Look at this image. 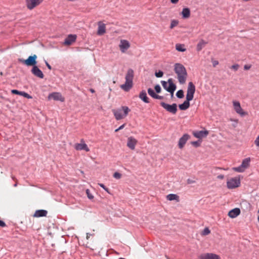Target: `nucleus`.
<instances>
[{
	"label": "nucleus",
	"instance_id": "obj_1",
	"mask_svg": "<svg viewBox=\"0 0 259 259\" xmlns=\"http://www.w3.org/2000/svg\"><path fill=\"white\" fill-rule=\"evenodd\" d=\"M195 92V86L192 82H189L187 91L186 100L179 105L180 109L186 110L190 107V101L193 100Z\"/></svg>",
	"mask_w": 259,
	"mask_h": 259
},
{
	"label": "nucleus",
	"instance_id": "obj_2",
	"mask_svg": "<svg viewBox=\"0 0 259 259\" xmlns=\"http://www.w3.org/2000/svg\"><path fill=\"white\" fill-rule=\"evenodd\" d=\"M174 71L177 75V78L181 84L186 83L188 74L186 68L180 63H176L174 65Z\"/></svg>",
	"mask_w": 259,
	"mask_h": 259
},
{
	"label": "nucleus",
	"instance_id": "obj_3",
	"mask_svg": "<svg viewBox=\"0 0 259 259\" xmlns=\"http://www.w3.org/2000/svg\"><path fill=\"white\" fill-rule=\"evenodd\" d=\"M134 72L132 69H128L125 75V82L121 85L120 88L124 91H128L133 87V80L134 78Z\"/></svg>",
	"mask_w": 259,
	"mask_h": 259
},
{
	"label": "nucleus",
	"instance_id": "obj_4",
	"mask_svg": "<svg viewBox=\"0 0 259 259\" xmlns=\"http://www.w3.org/2000/svg\"><path fill=\"white\" fill-rule=\"evenodd\" d=\"M130 111V109L127 106H122L120 109L112 110L114 115L117 120L125 117Z\"/></svg>",
	"mask_w": 259,
	"mask_h": 259
},
{
	"label": "nucleus",
	"instance_id": "obj_5",
	"mask_svg": "<svg viewBox=\"0 0 259 259\" xmlns=\"http://www.w3.org/2000/svg\"><path fill=\"white\" fill-rule=\"evenodd\" d=\"M37 56L36 55H33V56H30L27 59L24 60L23 59H19V62L22 63L26 65L35 66L37 64L36 61Z\"/></svg>",
	"mask_w": 259,
	"mask_h": 259
},
{
	"label": "nucleus",
	"instance_id": "obj_6",
	"mask_svg": "<svg viewBox=\"0 0 259 259\" xmlns=\"http://www.w3.org/2000/svg\"><path fill=\"white\" fill-rule=\"evenodd\" d=\"M160 105L167 111L173 114H175L177 112V105L176 103H173L171 105H169L164 102H161Z\"/></svg>",
	"mask_w": 259,
	"mask_h": 259
},
{
	"label": "nucleus",
	"instance_id": "obj_7",
	"mask_svg": "<svg viewBox=\"0 0 259 259\" xmlns=\"http://www.w3.org/2000/svg\"><path fill=\"white\" fill-rule=\"evenodd\" d=\"M240 179L237 178H231L227 181V187L229 189H234L239 186Z\"/></svg>",
	"mask_w": 259,
	"mask_h": 259
},
{
	"label": "nucleus",
	"instance_id": "obj_8",
	"mask_svg": "<svg viewBox=\"0 0 259 259\" xmlns=\"http://www.w3.org/2000/svg\"><path fill=\"white\" fill-rule=\"evenodd\" d=\"M42 1L43 0H26L27 7L29 10L33 9Z\"/></svg>",
	"mask_w": 259,
	"mask_h": 259
},
{
	"label": "nucleus",
	"instance_id": "obj_9",
	"mask_svg": "<svg viewBox=\"0 0 259 259\" xmlns=\"http://www.w3.org/2000/svg\"><path fill=\"white\" fill-rule=\"evenodd\" d=\"M233 106L235 111L241 116H244L246 113L244 112L241 107L240 104L238 101H233Z\"/></svg>",
	"mask_w": 259,
	"mask_h": 259
},
{
	"label": "nucleus",
	"instance_id": "obj_10",
	"mask_svg": "<svg viewBox=\"0 0 259 259\" xmlns=\"http://www.w3.org/2000/svg\"><path fill=\"white\" fill-rule=\"evenodd\" d=\"M199 259H220V256L212 253H206L201 254L199 256Z\"/></svg>",
	"mask_w": 259,
	"mask_h": 259
},
{
	"label": "nucleus",
	"instance_id": "obj_11",
	"mask_svg": "<svg viewBox=\"0 0 259 259\" xmlns=\"http://www.w3.org/2000/svg\"><path fill=\"white\" fill-rule=\"evenodd\" d=\"M119 47L121 52L124 53L130 47V44L127 40L121 39Z\"/></svg>",
	"mask_w": 259,
	"mask_h": 259
},
{
	"label": "nucleus",
	"instance_id": "obj_12",
	"mask_svg": "<svg viewBox=\"0 0 259 259\" xmlns=\"http://www.w3.org/2000/svg\"><path fill=\"white\" fill-rule=\"evenodd\" d=\"M31 72L36 77H39L40 78H43L44 77L42 72L37 66L32 67L31 70Z\"/></svg>",
	"mask_w": 259,
	"mask_h": 259
},
{
	"label": "nucleus",
	"instance_id": "obj_13",
	"mask_svg": "<svg viewBox=\"0 0 259 259\" xmlns=\"http://www.w3.org/2000/svg\"><path fill=\"white\" fill-rule=\"evenodd\" d=\"M167 82L169 85L167 87V92L170 93L171 94V96H172L174 93L177 88L176 85L174 83L172 78H169Z\"/></svg>",
	"mask_w": 259,
	"mask_h": 259
},
{
	"label": "nucleus",
	"instance_id": "obj_14",
	"mask_svg": "<svg viewBox=\"0 0 259 259\" xmlns=\"http://www.w3.org/2000/svg\"><path fill=\"white\" fill-rule=\"evenodd\" d=\"M48 98L49 99H53L56 101H64V98L62 97L61 94L58 92H54L50 94L48 96Z\"/></svg>",
	"mask_w": 259,
	"mask_h": 259
},
{
	"label": "nucleus",
	"instance_id": "obj_15",
	"mask_svg": "<svg viewBox=\"0 0 259 259\" xmlns=\"http://www.w3.org/2000/svg\"><path fill=\"white\" fill-rule=\"evenodd\" d=\"M81 143H77L75 145V148L77 150H84L87 152L90 151L87 145L84 143L83 140H81Z\"/></svg>",
	"mask_w": 259,
	"mask_h": 259
},
{
	"label": "nucleus",
	"instance_id": "obj_16",
	"mask_svg": "<svg viewBox=\"0 0 259 259\" xmlns=\"http://www.w3.org/2000/svg\"><path fill=\"white\" fill-rule=\"evenodd\" d=\"M98 31L97 34L98 35H102L106 32V26L105 24L103 23L101 21L98 22Z\"/></svg>",
	"mask_w": 259,
	"mask_h": 259
},
{
	"label": "nucleus",
	"instance_id": "obj_17",
	"mask_svg": "<svg viewBox=\"0 0 259 259\" xmlns=\"http://www.w3.org/2000/svg\"><path fill=\"white\" fill-rule=\"evenodd\" d=\"M137 143L136 139L132 137H130L127 139V146L132 150L135 148V146Z\"/></svg>",
	"mask_w": 259,
	"mask_h": 259
},
{
	"label": "nucleus",
	"instance_id": "obj_18",
	"mask_svg": "<svg viewBox=\"0 0 259 259\" xmlns=\"http://www.w3.org/2000/svg\"><path fill=\"white\" fill-rule=\"evenodd\" d=\"M189 135L188 134H184L179 140V147L180 149H182L183 148L184 145H185L186 142L189 139Z\"/></svg>",
	"mask_w": 259,
	"mask_h": 259
},
{
	"label": "nucleus",
	"instance_id": "obj_19",
	"mask_svg": "<svg viewBox=\"0 0 259 259\" xmlns=\"http://www.w3.org/2000/svg\"><path fill=\"white\" fill-rule=\"evenodd\" d=\"M76 39V35L73 34H69L67 37L65 39L64 44L65 45H70L75 41Z\"/></svg>",
	"mask_w": 259,
	"mask_h": 259
},
{
	"label": "nucleus",
	"instance_id": "obj_20",
	"mask_svg": "<svg viewBox=\"0 0 259 259\" xmlns=\"http://www.w3.org/2000/svg\"><path fill=\"white\" fill-rule=\"evenodd\" d=\"M208 134V131H200L194 133L193 135L194 137L197 138L201 139L204 137H206Z\"/></svg>",
	"mask_w": 259,
	"mask_h": 259
},
{
	"label": "nucleus",
	"instance_id": "obj_21",
	"mask_svg": "<svg viewBox=\"0 0 259 259\" xmlns=\"http://www.w3.org/2000/svg\"><path fill=\"white\" fill-rule=\"evenodd\" d=\"M240 213V210L238 208H234L228 213V215L231 218H235L237 217Z\"/></svg>",
	"mask_w": 259,
	"mask_h": 259
},
{
	"label": "nucleus",
	"instance_id": "obj_22",
	"mask_svg": "<svg viewBox=\"0 0 259 259\" xmlns=\"http://www.w3.org/2000/svg\"><path fill=\"white\" fill-rule=\"evenodd\" d=\"M48 213V211L44 209H39L35 211L33 214L34 217L39 218L42 217H46Z\"/></svg>",
	"mask_w": 259,
	"mask_h": 259
},
{
	"label": "nucleus",
	"instance_id": "obj_23",
	"mask_svg": "<svg viewBox=\"0 0 259 259\" xmlns=\"http://www.w3.org/2000/svg\"><path fill=\"white\" fill-rule=\"evenodd\" d=\"M139 98L141 99L144 102L146 103H149V98L147 96V94L145 91H142L139 94Z\"/></svg>",
	"mask_w": 259,
	"mask_h": 259
},
{
	"label": "nucleus",
	"instance_id": "obj_24",
	"mask_svg": "<svg viewBox=\"0 0 259 259\" xmlns=\"http://www.w3.org/2000/svg\"><path fill=\"white\" fill-rule=\"evenodd\" d=\"M182 15L183 18H188L190 16V11L188 8H185L183 9L182 11Z\"/></svg>",
	"mask_w": 259,
	"mask_h": 259
},
{
	"label": "nucleus",
	"instance_id": "obj_25",
	"mask_svg": "<svg viewBox=\"0 0 259 259\" xmlns=\"http://www.w3.org/2000/svg\"><path fill=\"white\" fill-rule=\"evenodd\" d=\"M166 198L169 201L177 200L179 201V196L177 194H170L166 196Z\"/></svg>",
	"mask_w": 259,
	"mask_h": 259
},
{
	"label": "nucleus",
	"instance_id": "obj_26",
	"mask_svg": "<svg viewBox=\"0 0 259 259\" xmlns=\"http://www.w3.org/2000/svg\"><path fill=\"white\" fill-rule=\"evenodd\" d=\"M206 44L207 42L204 40H201L197 45V50L198 51H201Z\"/></svg>",
	"mask_w": 259,
	"mask_h": 259
},
{
	"label": "nucleus",
	"instance_id": "obj_27",
	"mask_svg": "<svg viewBox=\"0 0 259 259\" xmlns=\"http://www.w3.org/2000/svg\"><path fill=\"white\" fill-rule=\"evenodd\" d=\"M250 159V158H246L243 160L241 163V167H243L245 169L248 167L249 165Z\"/></svg>",
	"mask_w": 259,
	"mask_h": 259
},
{
	"label": "nucleus",
	"instance_id": "obj_28",
	"mask_svg": "<svg viewBox=\"0 0 259 259\" xmlns=\"http://www.w3.org/2000/svg\"><path fill=\"white\" fill-rule=\"evenodd\" d=\"M176 49L179 52H184L186 51V49L184 48V45L182 44H176Z\"/></svg>",
	"mask_w": 259,
	"mask_h": 259
},
{
	"label": "nucleus",
	"instance_id": "obj_29",
	"mask_svg": "<svg viewBox=\"0 0 259 259\" xmlns=\"http://www.w3.org/2000/svg\"><path fill=\"white\" fill-rule=\"evenodd\" d=\"M233 169L237 172H242L245 170V169L243 167H241V165H240L238 167H233Z\"/></svg>",
	"mask_w": 259,
	"mask_h": 259
},
{
	"label": "nucleus",
	"instance_id": "obj_30",
	"mask_svg": "<svg viewBox=\"0 0 259 259\" xmlns=\"http://www.w3.org/2000/svg\"><path fill=\"white\" fill-rule=\"evenodd\" d=\"M176 96L179 99L183 98L184 96L183 91L182 90H180L177 91L176 93Z\"/></svg>",
	"mask_w": 259,
	"mask_h": 259
},
{
	"label": "nucleus",
	"instance_id": "obj_31",
	"mask_svg": "<svg viewBox=\"0 0 259 259\" xmlns=\"http://www.w3.org/2000/svg\"><path fill=\"white\" fill-rule=\"evenodd\" d=\"M148 93L151 97H152L153 98H155V97L156 96V95L154 91L151 88H149L148 89Z\"/></svg>",
	"mask_w": 259,
	"mask_h": 259
},
{
	"label": "nucleus",
	"instance_id": "obj_32",
	"mask_svg": "<svg viewBox=\"0 0 259 259\" xmlns=\"http://www.w3.org/2000/svg\"><path fill=\"white\" fill-rule=\"evenodd\" d=\"M179 23V22L178 20H172L171 21L170 25V28L172 29L174 27L176 26Z\"/></svg>",
	"mask_w": 259,
	"mask_h": 259
},
{
	"label": "nucleus",
	"instance_id": "obj_33",
	"mask_svg": "<svg viewBox=\"0 0 259 259\" xmlns=\"http://www.w3.org/2000/svg\"><path fill=\"white\" fill-rule=\"evenodd\" d=\"M210 231L208 228H205L202 232V235H207L210 233Z\"/></svg>",
	"mask_w": 259,
	"mask_h": 259
},
{
	"label": "nucleus",
	"instance_id": "obj_34",
	"mask_svg": "<svg viewBox=\"0 0 259 259\" xmlns=\"http://www.w3.org/2000/svg\"><path fill=\"white\" fill-rule=\"evenodd\" d=\"M11 92H12V94H16V95H19L22 96L23 92L19 91L17 90H12L11 91Z\"/></svg>",
	"mask_w": 259,
	"mask_h": 259
},
{
	"label": "nucleus",
	"instance_id": "obj_35",
	"mask_svg": "<svg viewBox=\"0 0 259 259\" xmlns=\"http://www.w3.org/2000/svg\"><path fill=\"white\" fill-rule=\"evenodd\" d=\"M86 194L89 199H93L94 196L90 193V191L89 189L86 190Z\"/></svg>",
	"mask_w": 259,
	"mask_h": 259
},
{
	"label": "nucleus",
	"instance_id": "obj_36",
	"mask_svg": "<svg viewBox=\"0 0 259 259\" xmlns=\"http://www.w3.org/2000/svg\"><path fill=\"white\" fill-rule=\"evenodd\" d=\"M161 84L163 87V88L167 91V82L165 81L162 80L161 81Z\"/></svg>",
	"mask_w": 259,
	"mask_h": 259
},
{
	"label": "nucleus",
	"instance_id": "obj_37",
	"mask_svg": "<svg viewBox=\"0 0 259 259\" xmlns=\"http://www.w3.org/2000/svg\"><path fill=\"white\" fill-rule=\"evenodd\" d=\"M155 75L157 77L160 78L162 77L163 72L162 71L159 70L158 72H155Z\"/></svg>",
	"mask_w": 259,
	"mask_h": 259
},
{
	"label": "nucleus",
	"instance_id": "obj_38",
	"mask_svg": "<svg viewBox=\"0 0 259 259\" xmlns=\"http://www.w3.org/2000/svg\"><path fill=\"white\" fill-rule=\"evenodd\" d=\"M113 177L115 179H119L121 177V175L120 173L118 172H115L113 174Z\"/></svg>",
	"mask_w": 259,
	"mask_h": 259
},
{
	"label": "nucleus",
	"instance_id": "obj_39",
	"mask_svg": "<svg viewBox=\"0 0 259 259\" xmlns=\"http://www.w3.org/2000/svg\"><path fill=\"white\" fill-rule=\"evenodd\" d=\"M155 90L157 93H159L161 92V87L159 84H156L155 86Z\"/></svg>",
	"mask_w": 259,
	"mask_h": 259
},
{
	"label": "nucleus",
	"instance_id": "obj_40",
	"mask_svg": "<svg viewBox=\"0 0 259 259\" xmlns=\"http://www.w3.org/2000/svg\"><path fill=\"white\" fill-rule=\"evenodd\" d=\"M191 144L195 147H197L200 146V142L199 141H193V142H192Z\"/></svg>",
	"mask_w": 259,
	"mask_h": 259
},
{
	"label": "nucleus",
	"instance_id": "obj_41",
	"mask_svg": "<svg viewBox=\"0 0 259 259\" xmlns=\"http://www.w3.org/2000/svg\"><path fill=\"white\" fill-rule=\"evenodd\" d=\"M22 96L27 98V99H32V98L30 95H29L28 94H27V93H26L25 92H23Z\"/></svg>",
	"mask_w": 259,
	"mask_h": 259
},
{
	"label": "nucleus",
	"instance_id": "obj_42",
	"mask_svg": "<svg viewBox=\"0 0 259 259\" xmlns=\"http://www.w3.org/2000/svg\"><path fill=\"white\" fill-rule=\"evenodd\" d=\"M238 68H239V65L238 64H237L233 65L231 67V68L234 69L235 71H237L238 69Z\"/></svg>",
	"mask_w": 259,
	"mask_h": 259
},
{
	"label": "nucleus",
	"instance_id": "obj_43",
	"mask_svg": "<svg viewBox=\"0 0 259 259\" xmlns=\"http://www.w3.org/2000/svg\"><path fill=\"white\" fill-rule=\"evenodd\" d=\"M99 186L103 188L106 191H107L108 193H109L108 191V189L106 188L105 185L103 184H99Z\"/></svg>",
	"mask_w": 259,
	"mask_h": 259
},
{
	"label": "nucleus",
	"instance_id": "obj_44",
	"mask_svg": "<svg viewBox=\"0 0 259 259\" xmlns=\"http://www.w3.org/2000/svg\"><path fill=\"white\" fill-rule=\"evenodd\" d=\"M254 143L256 146L259 147V136L256 138L254 141Z\"/></svg>",
	"mask_w": 259,
	"mask_h": 259
},
{
	"label": "nucleus",
	"instance_id": "obj_45",
	"mask_svg": "<svg viewBox=\"0 0 259 259\" xmlns=\"http://www.w3.org/2000/svg\"><path fill=\"white\" fill-rule=\"evenodd\" d=\"M195 183V181L194 180H191V179H188L187 180V183L189 184H193V183Z\"/></svg>",
	"mask_w": 259,
	"mask_h": 259
},
{
	"label": "nucleus",
	"instance_id": "obj_46",
	"mask_svg": "<svg viewBox=\"0 0 259 259\" xmlns=\"http://www.w3.org/2000/svg\"><path fill=\"white\" fill-rule=\"evenodd\" d=\"M154 99L162 100L163 99V97L156 94Z\"/></svg>",
	"mask_w": 259,
	"mask_h": 259
},
{
	"label": "nucleus",
	"instance_id": "obj_47",
	"mask_svg": "<svg viewBox=\"0 0 259 259\" xmlns=\"http://www.w3.org/2000/svg\"><path fill=\"white\" fill-rule=\"evenodd\" d=\"M6 226L5 223L2 221V220H0V226L2 227H4Z\"/></svg>",
	"mask_w": 259,
	"mask_h": 259
},
{
	"label": "nucleus",
	"instance_id": "obj_48",
	"mask_svg": "<svg viewBox=\"0 0 259 259\" xmlns=\"http://www.w3.org/2000/svg\"><path fill=\"white\" fill-rule=\"evenodd\" d=\"M45 64H46V66H47V67L48 68V69H49L50 70L52 69L51 66L48 63V62L47 61H45Z\"/></svg>",
	"mask_w": 259,
	"mask_h": 259
},
{
	"label": "nucleus",
	"instance_id": "obj_49",
	"mask_svg": "<svg viewBox=\"0 0 259 259\" xmlns=\"http://www.w3.org/2000/svg\"><path fill=\"white\" fill-rule=\"evenodd\" d=\"M251 66L248 65H245L244 66V70H248L250 68Z\"/></svg>",
	"mask_w": 259,
	"mask_h": 259
},
{
	"label": "nucleus",
	"instance_id": "obj_50",
	"mask_svg": "<svg viewBox=\"0 0 259 259\" xmlns=\"http://www.w3.org/2000/svg\"><path fill=\"white\" fill-rule=\"evenodd\" d=\"M213 66L215 67L217 65L219 64V62L218 61H213L212 62Z\"/></svg>",
	"mask_w": 259,
	"mask_h": 259
},
{
	"label": "nucleus",
	"instance_id": "obj_51",
	"mask_svg": "<svg viewBox=\"0 0 259 259\" xmlns=\"http://www.w3.org/2000/svg\"><path fill=\"white\" fill-rule=\"evenodd\" d=\"M217 178L219 179H223L224 178V176L223 175H220L217 177Z\"/></svg>",
	"mask_w": 259,
	"mask_h": 259
},
{
	"label": "nucleus",
	"instance_id": "obj_52",
	"mask_svg": "<svg viewBox=\"0 0 259 259\" xmlns=\"http://www.w3.org/2000/svg\"><path fill=\"white\" fill-rule=\"evenodd\" d=\"M179 2V0H170V2L172 3V4H177Z\"/></svg>",
	"mask_w": 259,
	"mask_h": 259
},
{
	"label": "nucleus",
	"instance_id": "obj_53",
	"mask_svg": "<svg viewBox=\"0 0 259 259\" xmlns=\"http://www.w3.org/2000/svg\"><path fill=\"white\" fill-rule=\"evenodd\" d=\"M125 126V124H122L121 125H120L118 128V130H122L123 129Z\"/></svg>",
	"mask_w": 259,
	"mask_h": 259
},
{
	"label": "nucleus",
	"instance_id": "obj_54",
	"mask_svg": "<svg viewBox=\"0 0 259 259\" xmlns=\"http://www.w3.org/2000/svg\"><path fill=\"white\" fill-rule=\"evenodd\" d=\"M94 235L93 234H90L89 233H87V239H89V238H90V236H91V235Z\"/></svg>",
	"mask_w": 259,
	"mask_h": 259
},
{
	"label": "nucleus",
	"instance_id": "obj_55",
	"mask_svg": "<svg viewBox=\"0 0 259 259\" xmlns=\"http://www.w3.org/2000/svg\"><path fill=\"white\" fill-rule=\"evenodd\" d=\"M90 91L92 93H95V90H94L93 89H90Z\"/></svg>",
	"mask_w": 259,
	"mask_h": 259
},
{
	"label": "nucleus",
	"instance_id": "obj_56",
	"mask_svg": "<svg viewBox=\"0 0 259 259\" xmlns=\"http://www.w3.org/2000/svg\"><path fill=\"white\" fill-rule=\"evenodd\" d=\"M119 131V130H118V128H117V129H116V130H115V132H118V131Z\"/></svg>",
	"mask_w": 259,
	"mask_h": 259
},
{
	"label": "nucleus",
	"instance_id": "obj_57",
	"mask_svg": "<svg viewBox=\"0 0 259 259\" xmlns=\"http://www.w3.org/2000/svg\"><path fill=\"white\" fill-rule=\"evenodd\" d=\"M258 212L259 213V209H258ZM257 220H258V222H259V215L258 216Z\"/></svg>",
	"mask_w": 259,
	"mask_h": 259
},
{
	"label": "nucleus",
	"instance_id": "obj_58",
	"mask_svg": "<svg viewBox=\"0 0 259 259\" xmlns=\"http://www.w3.org/2000/svg\"><path fill=\"white\" fill-rule=\"evenodd\" d=\"M215 169H221V168H220V167H216V168H215Z\"/></svg>",
	"mask_w": 259,
	"mask_h": 259
},
{
	"label": "nucleus",
	"instance_id": "obj_59",
	"mask_svg": "<svg viewBox=\"0 0 259 259\" xmlns=\"http://www.w3.org/2000/svg\"><path fill=\"white\" fill-rule=\"evenodd\" d=\"M16 186H17V184H15L14 185V186H15V187H16Z\"/></svg>",
	"mask_w": 259,
	"mask_h": 259
}]
</instances>
